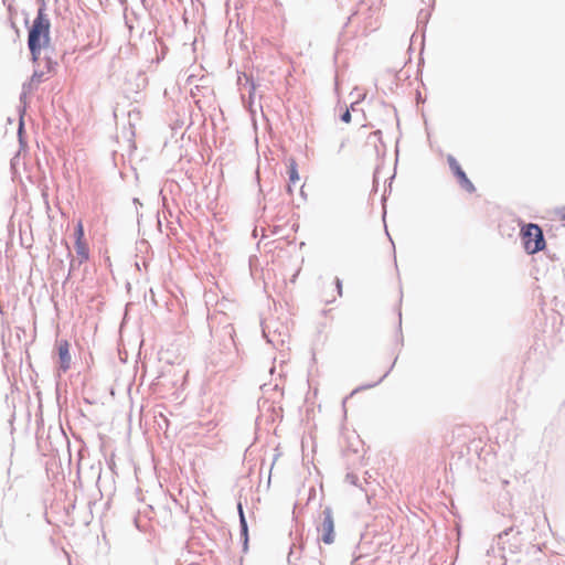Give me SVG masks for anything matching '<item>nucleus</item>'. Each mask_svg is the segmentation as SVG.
I'll return each instance as SVG.
<instances>
[{"instance_id":"nucleus-26","label":"nucleus","mask_w":565,"mask_h":565,"mask_svg":"<svg viewBox=\"0 0 565 565\" xmlns=\"http://www.w3.org/2000/svg\"><path fill=\"white\" fill-rule=\"evenodd\" d=\"M562 218L565 220V207L563 209Z\"/></svg>"},{"instance_id":"nucleus-8","label":"nucleus","mask_w":565,"mask_h":565,"mask_svg":"<svg viewBox=\"0 0 565 565\" xmlns=\"http://www.w3.org/2000/svg\"><path fill=\"white\" fill-rule=\"evenodd\" d=\"M241 529V539L243 541V548L247 551L248 547V525L245 515H242V520L239 521Z\"/></svg>"},{"instance_id":"nucleus-12","label":"nucleus","mask_w":565,"mask_h":565,"mask_svg":"<svg viewBox=\"0 0 565 565\" xmlns=\"http://www.w3.org/2000/svg\"><path fill=\"white\" fill-rule=\"evenodd\" d=\"M288 174H289V181L295 183L299 180V173H298V169H297V163L294 159L290 160V163H289V169H288Z\"/></svg>"},{"instance_id":"nucleus-5","label":"nucleus","mask_w":565,"mask_h":565,"mask_svg":"<svg viewBox=\"0 0 565 565\" xmlns=\"http://www.w3.org/2000/svg\"><path fill=\"white\" fill-rule=\"evenodd\" d=\"M263 335L266 338L267 342L274 345L275 348L284 347L286 343V339L288 338L285 328H282V330L276 329L271 332L270 326L268 323H265L263 326Z\"/></svg>"},{"instance_id":"nucleus-9","label":"nucleus","mask_w":565,"mask_h":565,"mask_svg":"<svg viewBox=\"0 0 565 565\" xmlns=\"http://www.w3.org/2000/svg\"><path fill=\"white\" fill-rule=\"evenodd\" d=\"M301 551H302V544L297 545L296 543H294L290 546L288 557H287L289 565H294L295 561L300 558Z\"/></svg>"},{"instance_id":"nucleus-13","label":"nucleus","mask_w":565,"mask_h":565,"mask_svg":"<svg viewBox=\"0 0 565 565\" xmlns=\"http://www.w3.org/2000/svg\"><path fill=\"white\" fill-rule=\"evenodd\" d=\"M28 46L32 56V61L36 63L40 58L41 49L43 47V44H38V46H33L32 43H28Z\"/></svg>"},{"instance_id":"nucleus-19","label":"nucleus","mask_w":565,"mask_h":565,"mask_svg":"<svg viewBox=\"0 0 565 565\" xmlns=\"http://www.w3.org/2000/svg\"><path fill=\"white\" fill-rule=\"evenodd\" d=\"M335 287L339 296H342V281L340 278H335Z\"/></svg>"},{"instance_id":"nucleus-18","label":"nucleus","mask_w":565,"mask_h":565,"mask_svg":"<svg viewBox=\"0 0 565 565\" xmlns=\"http://www.w3.org/2000/svg\"><path fill=\"white\" fill-rule=\"evenodd\" d=\"M81 265H78V262H76L74 258L71 259V263H70V271H68V276L71 275V273L73 270H75L77 267H79Z\"/></svg>"},{"instance_id":"nucleus-28","label":"nucleus","mask_w":565,"mask_h":565,"mask_svg":"<svg viewBox=\"0 0 565 565\" xmlns=\"http://www.w3.org/2000/svg\"><path fill=\"white\" fill-rule=\"evenodd\" d=\"M134 202H135L136 204H139V200H138V199H134Z\"/></svg>"},{"instance_id":"nucleus-14","label":"nucleus","mask_w":565,"mask_h":565,"mask_svg":"<svg viewBox=\"0 0 565 565\" xmlns=\"http://www.w3.org/2000/svg\"><path fill=\"white\" fill-rule=\"evenodd\" d=\"M74 236L75 242H84V227L81 221L77 223L75 227Z\"/></svg>"},{"instance_id":"nucleus-21","label":"nucleus","mask_w":565,"mask_h":565,"mask_svg":"<svg viewBox=\"0 0 565 565\" xmlns=\"http://www.w3.org/2000/svg\"><path fill=\"white\" fill-rule=\"evenodd\" d=\"M237 510H238V515H239V521L242 520V515H245L244 514V510H243V505L241 502H238L237 504Z\"/></svg>"},{"instance_id":"nucleus-27","label":"nucleus","mask_w":565,"mask_h":565,"mask_svg":"<svg viewBox=\"0 0 565 565\" xmlns=\"http://www.w3.org/2000/svg\"><path fill=\"white\" fill-rule=\"evenodd\" d=\"M374 135H381V130H376Z\"/></svg>"},{"instance_id":"nucleus-10","label":"nucleus","mask_w":565,"mask_h":565,"mask_svg":"<svg viewBox=\"0 0 565 565\" xmlns=\"http://www.w3.org/2000/svg\"><path fill=\"white\" fill-rule=\"evenodd\" d=\"M396 360H397V358H395V360L393 361V363H392L391 367L388 369V371H387V372H385V373L383 374V376H381L376 382H374V383H372V384H365V385H362V386H360V387L355 388L351 394L353 395V394H355V393H356V392H359V391L367 390V388H372V387H374V386L379 385V384H380V383H381V382H382V381H383V380L388 375V373L393 370V367H394V365H395V363H396Z\"/></svg>"},{"instance_id":"nucleus-3","label":"nucleus","mask_w":565,"mask_h":565,"mask_svg":"<svg viewBox=\"0 0 565 565\" xmlns=\"http://www.w3.org/2000/svg\"><path fill=\"white\" fill-rule=\"evenodd\" d=\"M316 529L324 544H332L334 542V516L330 507L322 509Z\"/></svg>"},{"instance_id":"nucleus-6","label":"nucleus","mask_w":565,"mask_h":565,"mask_svg":"<svg viewBox=\"0 0 565 565\" xmlns=\"http://www.w3.org/2000/svg\"><path fill=\"white\" fill-rule=\"evenodd\" d=\"M60 356V369L66 371L71 365L70 345L67 341H61L57 347Z\"/></svg>"},{"instance_id":"nucleus-11","label":"nucleus","mask_w":565,"mask_h":565,"mask_svg":"<svg viewBox=\"0 0 565 565\" xmlns=\"http://www.w3.org/2000/svg\"><path fill=\"white\" fill-rule=\"evenodd\" d=\"M43 76H44L43 71H34L29 84L28 85L24 84L23 88L25 89L28 87L29 89H32L34 86H36L38 84H40L42 82Z\"/></svg>"},{"instance_id":"nucleus-17","label":"nucleus","mask_w":565,"mask_h":565,"mask_svg":"<svg viewBox=\"0 0 565 565\" xmlns=\"http://www.w3.org/2000/svg\"><path fill=\"white\" fill-rule=\"evenodd\" d=\"M55 64H56V62H54L52 58L45 57V67L47 71L53 70Z\"/></svg>"},{"instance_id":"nucleus-22","label":"nucleus","mask_w":565,"mask_h":565,"mask_svg":"<svg viewBox=\"0 0 565 565\" xmlns=\"http://www.w3.org/2000/svg\"><path fill=\"white\" fill-rule=\"evenodd\" d=\"M511 531H513V527H509V529L504 530L503 532H501L499 534V537L502 539V536L508 535Z\"/></svg>"},{"instance_id":"nucleus-24","label":"nucleus","mask_w":565,"mask_h":565,"mask_svg":"<svg viewBox=\"0 0 565 565\" xmlns=\"http://www.w3.org/2000/svg\"><path fill=\"white\" fill-rule=\"evenodd\" d=\"M344 146H345V141L343 140V141L341 142V145H340V148H339L338 152H340V151L342 150V148H344Z\"/></svg>"},{"instance_id":"nucleus-25","label":"nucleus","mask_w":565,"mask_h":565,"mask_svg":"<svg viewBox=\"0 0 565 565\" xmlns=\"http://www.w3.org/2000/svg\"><path fill=\"white\" fill-rule=\"evenodd\" d=\"M22 129H23V121L21 120L20 121V127H19V135L21 134Z\"/></svg>"},{"instance_id":"nucleus-16","label":"nucleus","mask_w":565,"mask_h":565,"mask_svg":"<svg viewBox=\"0 0 565 565\" xmlns=\"http://www.w3.org/2000/svg\"><path fill=\"white\" fill-rule=\"evenodd\" d=\"M340 119L343 121V122H350L351 121V113L349 109H345L341 116H340Z\"/></svg>"},{"instance_id":"nucleus-4","label":"nucleus","mask_w":565,"mask_h":565,"mask_svg":"<svg viewBox=\"0 0 565 565\" xmlns=\"http://www.w3.org/2000/svg\"><path fill=\"white\" fill-rule=\"evenodd\" d=\"M447 162L451 172L458 179L460 186L469 193L475 192L476 188L473 183L468 179L466 172L462 170L457 159L452 154H448Z\"/></svg>"},{"instance_id":"nucleus-23","label":"nucleus","mask_w":565,"mask_h":565,"mask_svg":"<svg viewBox=\"0 0 565 565\" xmlns=\"http://www.w3.org/2000/svg\"><path fill=\"white\" fill-rule=\"evenodd\" d=\"M307 565H323L319 559H311Z\"/></svg>"},{"instance_id":"nucleus-7","label":"nucleus","mask_w":565,"mask_h":565,"mask_svg":"<svg viewBox=\"0 0 565 565\" xmlns=\"http://www.w3.org/2000/svg\"><path fill=\"white\" fill-rule=\"evenodd\" d=\"M75 249L78 256V265L87 260L89 257V250L85 242H75Z\"/></svg>"},{"instance_id":"nucleus-2","label":"nucleus","mask_w":565,"mask_h":565,"mask_svg":"<svg viewBox=\"0 0 565 565\" xmlns=\"http://www.w3.org/2000/svg\"><path fill=\"white\" fill-rule=\"evenodd\" d=\"M521 238L527 254L539 253L546 245L543 230L534 223H529L521 228Z\"/></svg>"},{"instance_id":"nucleus-1","label":"nucleus","mask_w":565,"mask_h":565,"mask_svg":"<svg viewBox=\"0 0 565 565\" xmlns=\"http://www.w3.org/2000/svg\"><path fill=\"white\" fill-rule=\"evenodd\" d=\"M45 2L43 1L38 9V14L29 30L28 43H32L33 46L43 44V47H46L50 42L51 22L45 13Z\"/></svg>"},{"instance_id":"nucleus-15","label":"nucleus","mask_w":565,"mask_h":565,"mask_svg":"<svg viewBox=\"0 0 565 565\" xmlns=\"http://www.w3.org/2000/svg\"><path fill=\"white\" fill-rule=\"evenodd\" d=\"M345 481H347V482H349V483H351V484H353V486H358V487H360V488L365 492V494L367 495V490H366V489H364V488H362V487L358 483V481H359V477H358L356 475H354V473H352V472L347 473V476H345Z\"/></svg>"},{"instance_id":"nucleus-20","label":"nucleus","mask_w":565,"mask_h":565,"mask_svg":"<svg viewBox=\"0 0 565 565\" xmlns=\"http://www.w3.org/2000/svg\"><path fill=\"white\" fill-rule=\"evenodd\" d=\"M256 90V85L254 82H250L249 97L253 98Z\"/></svg>"}]
</instances>
